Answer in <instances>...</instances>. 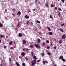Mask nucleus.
I'll use <instances>...</instances> for the list:
<instances>
[{"label": "nucleus", "instance_id": "obj_30", "mask_svg": "<svg viewBox=\"0 0 66 66\" xmlns=\"http://www.w3.org/2000/svg\"><path fill=\"white\" fill-rule=\"evenodd\" d=\"M0 37H4V35H1Z\"/></svg>", "mask_w": 66, "mask_h": 66}, {"label": "nucleus", "instance_id": "obj_19", "mask_svg": "<svg viewBox=\"0 0 66 66\" xmlns=\"http://www.w3.org/2000/svg\"><path fill=\"white\" fill-rule=\"evenodd\" d=\"M62 61L64 62H66V60L64 59H62Z\"/></svg>", "mask_w": 66, "mask_h": 66}, {"label": "nucleus", "instance_id": "obj_10", "mask_svg": "<svg viewBox=\"0 0 66 66\" xmlns=\"http://www.w3.org/2000/svg\"><path fill=\"white\" fill-rule=\"evenodd\" d=\"M58 30H60V31H61L62 32H64V31L63 30V29H62L61 28L58 29Z\"/></svg>", "mask_w": 66, "mask_h": 66}, {"label": "nucleus", "instance_id": "obj_40", "mask_svg": "<svg viewBox=\"0 0 66 66\" xmlns=\"http://www.w3.org/2000/svg\"><path fill=\"white\" fill-rule=\"evenodd\" d=\"M62 10V9H61L59 8L58 9V10L59 11H61Z\"/></svg>", "mask_w": 66, "mask_h": 66}, {"label": "nucleus", "instance_id": "obj_16", "mask_svg": "<svg viewBox=\"0 0 66 66\" xmlns=\"http://www.w3.org/2000/svg\"><path fill=\"white\" fill-rule=\"evenodd\" d=\"M47 53L48 55H49V56H50V55H51V54L50 52H48Z\"/></svg>", "mask_w": 66, "mask_h": 66}, {"label": "nucleus", "instance_id": "obj_44", "mask_svg": "<svg viewBox=\"0 0 66 66\" xmlns=\"http://www.w3.org/2000/svg\"><path fill=\"white\" fill-rule=\"evenodd\" d=\"M46 44L45 43H44L42 45L43 46H44V45H45Z\"/></svg>", "mask_w": 66, "mask_h": 66}, {"label": "nucleus", "instance_id": "obj_22", "mask_svg": "<svg viewBox=\"0 0 66 66\" xmlns=\"http://www.w3.org/2000/svg\"><path fill=\"white\" fill-rule=\"evenodd\" d=\"M45 6L46 7H48V4L47 3L46 4Z\"/></svg>", "mask_w": 66, "mask_h": 66}, {"label": "nucleus", "instance_id": "obj_42", "mask_svg": "<svg viewBox=\"0 0 66 66\" xmlns=\"http://www.w3.org/2000/svg\"><path fill=\"white\" fill-rule=\"evenodd\" d=\"M55 10H57V7H55Z\"/></svg>", "mask_w": 66, "mask_h": 66}, {"label": "nucleus", "instance_id": "obj_21", "mask_svg": "<svg viewBox=\"0 0 66 66\" xmlns=\"http://www.w3.org/2000/svg\"><path fill=\"white\" fill-rule=\"evenodd\" d=\"M36 22H37V23H40V21H39L37 20L36 21Z\"/></svg>", "mask_w": 66, "mask_h": 66}, {"label": "nucleus", "instance_id": "obj_57", "mask_svg": "<svg viewBox=\"0 0 66 66\" xmlns=\"http://www.w3.org/2000/svg\"><path fill=\"white\" fill-rule=\"evenodd\" d=\"M12 27H14V24L12 25Z\"/></svg>", "mask_w": 66, "mask_h": 66}, {"label": "nucleus", "instance_id": "obj_8", "mask_svg": "<svg viewBox=\"0 0 66 66\" xmlns=\"http://www.w3.org/2000/svg\"><path fill=\"white\" fill-rule=\"evenodd\" d=\"M19 35L18 34V35H19V37H22V34L20 33H19Z\"/></svg>", "mask_w": 66, "mask_h": 66}, {"label": "nucleus", "instance_id": "obj_3", "mask_svg": "<svg viewBox=\"0 0 66 66\" xmlns=\"http://www.w3.org/2000/svg\"><path fill=\"white\" fill-rule=\"evenodd\" d=\"M61 37L63 39H65V38H66V35H65V34H64L62 36H61Z\"/></svg>", "mask_w": 66, "mask_h": 66}, {"label": "nucleus", "instance_id": "obj_29", "mask_svg": "<svg viewBox=\"0 0 66 66\" xmlns=\"http://www.w3.org/2000/svg\"><path fill=\"white\" fill-rule=\"evenodd\" d=\"M46 42L47 43V44H49V41L48 40H47L46 41Z\"/></svg>", "mask_w": 66, "mask_h": 66}, {"label": "nucleus", "instance_id": "obj_5", "mask_svg": "<svg viewBox=\"0 0 66 66\" xmlns=\"http://www.w3.org/2000/svg\"><path fill=\"white\" fill-rule=\"evenodd\" d=\"M43 63L45 65V63L47 64V63H48V61H43Z\"/></svg>", "mask_w": 66, "mask_h": 66}, {"label": "nucleus", "instance_id": "obj_31", "mask_svg": "<svg viewBox=\"0 0 66 66\" xmlns=\"http://www.w3.org/2000/svg\"><path fill=\"white\" fill-rule=\"evenodd\" d=\"M29 22H29V21H27L26 24H28V23H29Z\"/></svg>", "mask_w": 66, "mask_h": 66}, {"label": "nucleus", "instance_id": "obj_26", "mask_svg": "<svg viewBox=\"0 0 66 66\" xmlns=\"http://www.w3.org/2000/svg\"><path fill=\"white\" fill-rule=\"evenodd\" d=\"M22 65L23 66H26V64H25V63H23L22 64Z\"/></svg>", "mask_w": 66, "mask_h": 66}, {"label": "nucleus", "instance_id": "obj_14", "mask_svg": "<svg viewBox=\"0 0 66 66\" xmlns=\"http://www.w3.org/2000/svg\"><path fill=\"white\" fill-rule=\"evenodd\" d=\"M9 61L11 63H12V59H11V58L10 57H9Z\"/></svg>", "mask_w": 66, "mask_h": 66}, {"label": "nucleus", "instance_id": "obj_35", "mask_svg": "<svg viewBox=\"0 0 66 66\" xmlns=\"http://www.w3.org/2000/svg\"><path fill=\"white\" fill-rule=\"evenodd\" d=\"M47 49H50V46H48L47 47Z\"/></svg>", "mask_w": 66, "mask_h": 66}, {"label": "nucleus", "instance_id": "obj_18", "mask_svg": "<svg viewBox=\"0 0 66 66\" xmlns=\"http://www.w3.org/2000/svg\"><path fill=\"white\" fill-rule=\"evenodd\" d=\"M13 44V43H12V41L10 42L9 43V45H12V44Z\"/></svg>", "mask_w": 66, "mask_h": 66}, {"label": "nucleus", "instance_id": "obj_43", "mask_svg": "<svg viewBox=\"0 0 66 66\" xmlns=\"http://www.w3.org/2000/svg\"><path fill=\"white\" fill-rule=\"evenodd\" d=\"M28 12H29L30 13H31V11L30 10H28Z\"/></svg>", "mask_w": 66, "mask_h": 66}, {"label": "nucleus", "instance_id": "obj_20", "mask_svg": "<svg viewBox=\"0 0 66 66\" xmlns=\"http://www.w3.org/2000/svg\"><path fill=\"white\" fill-rule=\"evenodd\" d=\"M16 64L17 66H20L19 64V63L18 62H16Z\"/></svg>", "mask_w": 66, "mask_h": 66}, {"label": "nucleus", "instance_id": "obj_60", "mask_svg": "<svg viewBox=\"0 0 66 66\" xmlns=\"http://www.w3.org/2000/svg\"><path fill=\"white\" fill-rule=\"evenodd\" d=\"M1 66H3L2 64L1 63Z\"/></svg>", "mask_w": 66, "mask_h": 66}, {"label": "nucleus", "instance_id": "obj_50", "mask_svg": "<svg viewBox=\"0 0 66 66\" xmlns=\"http://www.w3.org/2000/svg\"><path fill=\"white\" fill-rule=\"evenodd\" d=\"M32 11H35L36 10L35 9H33Z\"/></svg>", "mask_w": 66, "mask_h": 66}, {"label": "nucleus", "instance_id": "obj_61", "mask_svg": "<svg viewBox=\"0 0 66 66\" xmlns=\"http://www.w3.org/2000/svg\"><path fill=\"white\" fill-rule=\"evenodd\" d=\"M19 58L20 59V58H21V57H20V56H19Z\"/></svg>", "mask_w": 66, "mask_h": 66}, {"label": "nucleus", "instance_id": "obj_28", "mask_svg": "<svg viewBox=\"0 0 66 66\" xmlns=\"http://www.w3.org/2000/svg\"><path fill=\"white\" fill-rule=\"evenodd\" d=\"M64 26V24L62 23L61 24V27H63V26Z\"/></svg>", "mask_w": 66, "mask_h": 66}, {"label": "nucleus", "instance_id": "obj_9", "mask_svg": "<svg viewBox=\"0 0 66 66\" xmlns=\"http://www.w3.org/2000/svg\"><path fill=\"white\" fill-rule=\"evenodd\" d=\"M25 54H26V53L24 52H22L21 54V55L23 56H24Z\"/></svg>", "mask_w": 66, "mask_h": 66}, {"label": "nucleus", "instance_id": "obj_41", "mask_svg": "<svg viewBox=\"0 0 66 66\" xmlns=\"http://www.w3.org/2000/svg\"><path fill=\"white\" fill-rule=\"evenodd\" d=\"M40 62V60H39L37 61V62Z\"/></svg>", "mask_w": 66, "mask_h": 66}, {"label": "nucleus", "instance_id": "obj_1", "mask_svg": "<svg viewBox=\"0 0 66 66\" xmlns=\"http://www.w3.org/2000/svg\"><path fill=\"white\" fill-rule=\"evenodd\" d=\"M33 59L34 60H33L31 61V66H35V64H36V61L37 59V57H36L35 56H34L33 57Z\"/></svg>", "mask_w": 66, "mask_h": 66}, {"label": "nucleus", "instance_id": "obj_24", "mask_svg": "<svg viewBox=\"0 0 66 66\" xmlns=\"http://www.w3.org/2000/svg\"><path fill=\"white\" fill-rule=\"evenodd\" d=\"M59 44H61L62 43V40H60L59 42Z\"/></svg>", "mask_w": 66, "mask_h": 66}, {"label": "nucleus", "instance_id": "obj_23", "mask_svg": "<svg viewBox=\"0 0 66 66\" xmlns=\"http://www.w3.org/2000/svg\"><path fill=\"white\" fill-rule=\"evenodd\" d=\"M3 27V25L1 23H0V27Z\"/></svg>", "mask_w": 66, "mask_h": 66}, {"label": "nucleus", "instance_id": "obj_2", "mask_svg": "<svg viewBox=\"0 0 66 66\" xmlns=\"http://www.w3.org/2000/svg\"><path fill=\"white\" fill-rule=\"evenodd\" d=\"M35 46L36 48H37L38 49H39V48H40V46H39L38 44H35Z\"/></svg>", "mask_w": 66, "mask_h": 66}, {"label": "nucleus", "instance_id": "obj_54", "mask_svg": "<svg viewBox=\"0 0 66 66\" xmlns=\"http://www.w3.org/2000/svg\"><path fill=\"white\" fill-rule=\"evenodd\" d=\"M20 25V24H19V22L18 25L17 26V27H18V26H19Z\"/></svg>", "mask_w": 66, "mask_h": 66}, {"label": "nucleus", "instance_id": "obj_56", "mask_svg": "<svg viewBox=\"0 0 66 66\" xmlns=\"http://www.w3.org/2000/svg\"><path fill=\"white\" fill-rule=\"evenodd\" d=\"M37 2V0H35V2L36 3Z\"/></svg>", "mask_w": 66, "mask_h": 66}, {"label": "nucleus", "instance_id": "obj_58", "mask_svg": "<svg viewBox=\"0 0 66 66\" xmlns=\"http://www.w3.org/2000/svg\"><path fill=\"white\" fill-rule=\"evenodd\" d=\"M13 11H16V10H15V9H13Z\"/></svg>", "mask_w": 66, "mask_h": 66}, {"label": "nucleus", "instance_id": "obj_4", "mask_svg": "<svg viewBox=\"0 0 66 66\" xmlns=\"http://www.w3.org/2000/svg\"><path fill=\"white\" fill-rule=\"evenodd\" d=\"M22 43L23 44H26L27 43V41L26 40L23 39L22 40Z\"/></svg>", "mask_w": 66, "mask_h": 66}, {"label": "nucleus", "instance_id": "obj_27", "mask_svg": "<svg viewBox=\"0 0 66 66\" xmlns=\"http://www.w3.org/2000/svg\"><path fill=\"white\" fill-rule=\"evenodd\" d=\"M61 12H58V15H59V16H60L61 15Z\"/></svg>", "mask_w": 66, "mask_h": 66}, {"label": "nucleus", "instance_id": "obj_39", "mask_svg": "<svg viewBox=\"0 0 66 66\" xmlns=\"http://www.w3.org/2000/svg\"><path fill=\"white\" fill-rule=\"evenodd\" d=\"M25 59L26 60H28V58L27 57H26Z\"/></svg>", "mask_w": 66, "mask_h": 66}, {"label": "nucleus", "instance_id": "obj_45", "mask_svg": "<svg viewBox=\"0 0 66 66\" xmlns=\"http://www.w3.org/2000/svg\"><path fill=\"white\" fill-rule=\"evenodd\" d=\"M40 2H38V4H40Z\"/></svg>", "mask_w": 66, "mask_h": 66}, {"label": "nucleus", "instance_id": "obj_6", "mask_svg": "<svg viewBox=\"0 0 66 66\" xmlns=\"http://www.w3.org/2000/svg\"><path fill=\"white\" fill-rule=\"evenodd\" d=\"M20 15H21V12L20 11H19L17 13V15H18L19 16H20Z\"/></svg>", "mask_w": 66, "mask_h": 66}, {"label": "nucleus", "instance_id": "obj_48", "mask_svg": "<svg viewBox=\"0 0 66 66\" xmlns=\"http://www.w3.org/2000/svg\"><path fill=\"white\" fill-rule=\"evenodd\" d=\"M5 12H7V9H5Z\"/></svg>", "mask_w": 66, "mask_h": 66}, {"label": "nucleus", "instance_id": "obj_49", "mask_svg": "<svg viewBox=\"0 0 66 66\" xmlns=\"http://www.w3.org/2000/svg\"><path fill=\"white\" fill-rule=\"evenodd\" d=\"M54 48L55 50L56 49V46L54 47Z\"/></svg>", "mask_w": 66, "mask_h": 66}, {"label": "nucleus", "instance_id": "obj_34", "mask_svg": "<svg viewBox=\"0 0 66 66\" xmlns=\"http://www.w3.org/2000/svg\"><path fill=\"white\" fill-rule=\"evenodd\" d=\"M62 1L63 3H64L65 2V0H61Z\"/></svg>", "mask_w": 66, "mask_h": 66}, {"label": "nucleus", "instance_id": "obj_59", "mask_svg": "<svg viewBox=\"0 0 66 66\" xmlns=\"http://www.w3.org/2000/svg\"><path fill=\"white\" fill-rule=\"evenodd\" d=\"M6 38H8L7 36H6Z\"/></svg>", "mask_w": 66, "mask_h": 66}, {"label": "nucleus", "instance_id": "obj_13", "mask_svg": "<svg viewBox=\"0 0 66 66\" xmlns=\"http://www.w3.org/2000/svg\"><path fill=\"white\" fill-rule=\"evenodd\" d=\"M49 34L50 35H52L53 32H50L49 33Z\"/></svg>", "mask_w": 66, "mask_h": 66}, {"label": "nucleus", "instance_id": "obj_47", "mask_svg": "<svg viewBox=\"0 0 66 66\" xmlns=\"http://www.w3.org/2000/svg\"><path fill=\"white\" fill-rule=\"evenodd\" d=\"M4 49H5V48H6V46H5L4 47Z\"/></svg>", "mask_w": 66, "mask_h": 66}, {"label": "nucleus", "instance_id": "obj_33", "mask_svg": "<svg viewBox=\"0 0 66 66\" xmlns=\"http://www.w3.org/2000/svg\"><path fill=\"white\" fill-rule=\"evenodd\" d=\"M31 54L32 55V56H33V52H31Z\"/></svg>", "mask_w": 66, "mask_h": 66}, {"label": "nucleus", "instance_id": "obj_46", "mask_svg": "<svg viewBox=\"0 0 66 66\" xmlns=\"http://www.w3.org/2000/svg\"><path fill=\"white\" fill-rule=\"evenodd\" d=\"M30 24L31 25H33V23H32V22H31V23H30Z\"/></svg>", "mask_w": 66, "mask_h": 66}, {"label": "nucleus", "instance_id": "obj_36", "mask_svg": "<svg viewBox=\"0 0 66 66\" xmlns=\"http://www.w3.org/2000/svg\"><path fill=\"white\" fill-rule=\"evenodd\" d=\"M50 18H51V19H52V15H51L50 16Z\"/></svg>", "mask_w": 66, "mask_h": 66}, {"label": "nucleus", "instance_id": "obj_17", "mask_svg": "<svg viewBox=\"0 0 66 66\" xmlns=\"http://www.w3.org/2000/svg\"><path fill=\"white\" fill-rule=\"evenodd\" d=\"M30 48H33L34 47V45L32 44H31L30 45Z\"/></svg>", "mask_w": 66, "mask_h": 66}, {"label": "nucleus", "instance_id": "obj_64", "mask_svg": "<svg viewBox=\"0 0 66 66\" xmlns=\"http://www.w3.org/2000/svg\"><path fill=\"white\" fill-rule=\"evenodd\" d=\"M58 0V1H60V0Z\"/></svg>", "mask_w": 66, "mask_h": 66}, {"label": "nucleus", "instance_id": "obj_62", "mask_svg": "<svg viewBox=\"0 0 66 66\" xmlns=\"http://www.w3.org/2000/svg\"><path fill=\"white\" fill-rule=\"evenodd\" d=\"M54 66H57L56 64H55Z\"/></svg>", "mask_w": 66, "mask_h": 66}, {"label": "nucleus", "instance_id": "obj_32", "mask_svg": "<svg viewBox=\"0 0 66 66\" xmlns=\"http://www.w3.org/2000/svg\"><path fill=\"white\" fill-rule=\"evenodd\" d=\"M51 7H53V6H54V5H53L52 4H51Z\"/></svg>", "mask_w": 66, "mask_h": 66}, {"label": "nucleus", "instance_id": "obj_37", "mask_svg": "<svg viewBox=\"0 0 66 66\" xmlns=\"http://www.w3.org/2000/svg\"><path fill=\"white\" fill-rule=\"evenodd\" d=\"M26 51H28V50H29L28 48H26Z\"/></svg>", "mask_w": 66, "mask_h": 66}, {"label": "nucleus", "instance_id": "obj_51", "mask_svg": "<svg viewBox=\"0 0 66 66\" xmlns=\"http://www.w3.org/2000/svg\"><path fill=\"white\" fill-rule=\"evenodd\" d=\"M39 34L40 35H42V33H41V32H40L39 33Z\"/></svg>", "mask_w": 66, "mask_h": 66}, {"label": "nucleus", "instance_id": "obj_12", "mask_svg": "<svg viewBox=\"0 0 66 66\" xmlns=\"http://www.w3.org/2000/svg\"><path fill=\"white\" fill-rule=\"evenodd\" d=\"M47 29H48L49 31H51V29L48 26L47 27Z\"/></svg>", "mask_w": 66, "mask_h": 66}, {"label": "nucleus", "instance_id": "obj_7", "mask_svg": "<svg viewBox=\"0 0 66 66\" xmlns=\"http://www.w3.org/2000/svg\"><path fill=\"white\" fill-rule=\"evenodd\" d=\"M24 18H26V19H28V18H29V16H28L27 15H26L24 16Z\"/></svg>", "mask_w": 66, "mask_h": 66}, {"label": "nucleus", "instance_id": "obj_38", "mask_svg": "<svg viewBox=\"0 0 66 66\" xmlns=\"http://www.w3.org/2000/svg\"><path fill=\"white\" fill-rule=\"evenodd\" d=\"M12 15L13 16H15V14L14 13L12 14Z\"/></svg>", "mask_w": 66, "mask_h": 66}, {"label": "nucleus", "instance_id": "obj_63", "mask_svg": "<svg viewBox=\"0 0 66 66\" xmlns=\"http://www.w3.org/2000/svg\"><path fill=\"white\" fill-rule=\"evenodd\" d=\"M1 43V40H0V43Z\"/></svg>", "mask_w": 66, "mask_h": 66}, {"label": "nucleus", "instance_id": "obj_15", "mask_svg": "<svg viewBox=\"0 0 66 66\" xmlns=\"http://www.w3.org/2000/svg\"><path fill=\"white\" fill-rule=\"evenodd\" d=\"M63 56H60L59 57L60 59H63Z\"/></svg>", "mask_w": 66, "mask_h": 66}, {"label": "nucleus", "instance_id": "obj_53", "mask_svg": "<svg viewBox=\"0 0 66 66\" xmlns=\"http://www.w3.org/2000/svg\"><path fill=\"white\" fill-rule=\"evenodd\" d=\"M50 45L51 46H53V45H52V43H51Z\"/></svg>", "mask_w": 66, "mask_h": 66}, {"label": "nucleus", "instance_id": "obj_55", "mask_svg": "<svg viewBox=\"0 0 66 66\" xmlns=\"http://www.w3.org/2000/svg\"><path fill=\"white\" fill-rule=\"evenodd\" d=\"M23 51H25V48H24L23 49Z\"/></svg>", "mask_w": 66, "mask_h": 66}, {"label": "nucleus", "instance_id": "obj_25", "mask_svg": "<svg viewBox=\"0 0 66 66\" xmlns=\"http://www.w3.org/2000/svg\"><path fill=\"white\" fill-rule=\"evenodd\" d=\"M41 55L42 56H44V55H45V54H44V53H42L41 54Z\"/></svg>", "mask_w": 66, "mask_h": 66}, {"label": "nucleus", "instance_id": "obj_52", "mask_svg": "<svg viewBox=\"0 0 66 66\" xmlns=\"http://www.w3.org/2000/svg\"><path fill=\"white\" fill-rule=\"evenodd\" d=\"M13 47H11L10 48V49H11L12 50V49H13Z\"/></svg>", "mask_w": 66, "mask_h": 66}, {"label": "nucleus", "instance_id": "obj_11", "mask_svg": "<svg viewBox=\"0 0 66 66\" xmlns=\"http://www.w3.org/2000/svg\"><path fill=\"white\" fill-rule=\"evenodd\" d=\"M37 43H39L40 42V40L39 39H38L37 40Z\"/></svg>", "mask_w": 66, "mask_h": 66}]
</instances>
